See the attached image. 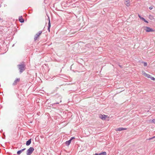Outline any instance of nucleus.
<instances>
[{
    "label": "nucleus",
    "instance_id": "13",
    "mask_svg": "<svg viewBox=\"0 0 155 155\" xmlns=\"http://www.w3.org/2000/svg\"><path fill=\"white\" fill-rule=\"evenodd\" d=\"M31 142V139H30L28 140L27 141L26 143V145L27 146L29 145Z\"/></svg>",
    "mask_w": 155,
    "mask_h": 155
},
{
    "label": "nucleus",
    "instance_id": "25",
    "mask_svg": "<svg viewBox=\"0 0 155 155\" xmlns=\"http://www.w3.org/2000/svg\"><path fill=\"white\" fill-rule=\"evenodd\" d=\"M147 29H150V28H148V27H147Z\"/></svg>",
    "mask_w": 155,
    "mask_h": 155
},
{
    "label": "nucleus",
    "instance_id": "1",
    "mask_svg": "<svg viewBox=\"0 0 155 155\" xmlns=\"http://www.w3.org/2000/svg\"><path fill=\"white\" fill-rule=\"evenodd\" d=\"M142 74L144 75L145 77L148 78H150L151 80L153 81L155 80V78H154L153 77H151L150 75L146 73L145 71H142Z\"/></svg>",
    "mask_w": 155,
    "mask_h": 155
},
{
    "label": "nucleus",
    "instance_id": "5",
    "mask_svg": "<svg viewBox=\"0 0 155 155\" xmlns=\"http://www.w3.org/2000/svg\"><path fill=\"white\" fill-rule=\"evenodd\" d=\"M107 117V116L105 115L100 114L99 115V117L103 120H105Z\"/></svg>",
    "mask_w": 155,
    "mask_h": 155
},
{
    "label": "nucleus",
    "instance_id": "9",
    "mask_svg": "<svg viewBox=\"0 0 155 155\" xmlns=\"http://www.w3.org/2000/svg\"><path fill=\"white\" fill-rule=\"evenodd\" d=\"M138 16L144 22L146 23H148V22L147 20H146L143 18L141 17L140 15L138 14Z\"/></svg>",
    "mask_w": 155,
    "mask_h": 155
},
{
    "label": "nucleus",
    "instance_id": "7",
    "mask_svg": "<svg viewBox=\"0 0 155 155\" xmlns=\"http://www.w3.org/2000/svg\"><path fill=\"white\" fill-rule=\"evenodd\" d=\"M125 3L127 6H129L130 5V0H125Z\"/></svg>",
    "mask_w": 155,
    "mask_h": 155
},
{
    "label": "nucleus",
    "instance_id": "8",
    "mask_svg": "<svg viewBox=\"0 0 155 155\" xmlns=\"http://www.w3.org/2000/svg\"><path fill=\"white\" fill-rule=\"evenodd\" d=\"M42 32L41 31H39V33H38V34H37L35 36V40H36L37 39V38L39 36V35H40V34Z\"/></svg>",
    "mask_w": 155,
    "mask_h": 155
},
{
    "label": "nucleus",
    "instance_id": "21",
    "mask_svg": "<svg viewBox=\"0 0 155 155\" xmlns=\"http://www.w3.org/2000/svg\"><path fill=\"white\" fill-rule=\"evenodd\" d=\"M153 6H151V7H150L149 8V9H150V10H151L153 8Z\"/></svg>",
    "mask_w": 155,
    "mask_h": 155
},
{
    "label": "nucleus",
    "instance_id": "26",
    "mask_svg": "<svg viewBox=\"0 0 155 155\" xmlns=\"http://www.w3.org/2000/svg\"><path fill=\"white\" fill-rule=\"evenodd\" d=\"M50 29H49V30H48V31H49V32H50Z\"/></svg>",
    "mask_w": 155,
    "mask_h": 155
},
{
    "label": "nucleus",
    "instance_id": "14",
    "mask_svg": "<svg viewBox=\"0 0 155 155\" xmlns=\"http://www.w3.org/2000/svg\"><path fill=\"white\" fill-rule=\"evenodd\" d=\"M149 18L151 20H152L154 19L153 16L150 15L149 16Z\"/></svg>",
    "mask_w": 155,
    "mask_h": 155
},
{
    "label": "nucleus",
    "instance_id": "23",
    "mask_svg": "<svg viewBox=\"0 0 155 155\" xmlns=\"http://www.w3.org/2000/svg\"><path fill=\"white\" fill-rule=\"evenodd\" d=\"M155 138V136L153 137L152 138H150L149 139H150H150H153V138Z\"/></svg>",
    "mask_w": 155,
    "mask_h": 155
},
{
    "label": "nucleus",
    "instance_id": "12",
    "mask_svg": "<svg viewBox=\"0 0 155 155\" xmlns=\"http://www.w3.org/2000/svg\"><path fill=\"white\" fill-rule=\"evenodd\" d=\"M19 20L21 22H24V20L22 18L21 16L19 17Z\"/></svg>",
    "mask_w": 155,
    "mask_h": 155
},
{
    "label": "nucleus",
    "instance_id": "4",
    "mask_svg": "<svg viewBox=\"0 0 155 155\" xmlns=\"http://www.w3.org/2000/svg\"><path fill=\"white\" fill-rule=\"evenodd\" d=\"M20 79L19 78H16L12 83L13 85H16L20 81Z\"/></svg>",
    "mask_w": 155,
    "mask_h": 155
},
{
    "label": "nucleus",
    "instance_id": "19",
    "mask_svg": "<svg viewBox=\"0 0 155 155\" xmlns=\"http://www.w3.org/2000/svg\"><path fill=\"white\" fill-rule=\"evenodd\" d=\"M147 65V64L146 62H144V66H146Z\"/></svg>",
    "mask_w": 155,
    "mask_h": 155
},
{
    "label": "nucleus",
    "instance_id": "24",
    "mask_svg": "<svg viewBox=\"0 0 155 155\" xmlns=\"http://www.w3.org/2000/svg\"><path fill=\"white\" fill-rule=\"evenodd\" d=\"M95 155H99V154H98V153H96L95 154Z\"/></svg>",
    "mask_w": 155,
    "mask_h": 155
},
{
    "label": "nucleus",
    "instance_id": "27",
    "mask_svg": "<svg viewBox=\"0 0 155 155\" xmlns=\"http://www.w3.org/2000/svg\"><path fill=\"white\" fill-rule=\"evenodd\" d=\"M1 7V5H0V7Z\"/></svg>",
    "mask_w": 155,
    "mask_h": 155
},
{
    "label": "nucleus",
    "instance_id": "17",
    "mask_svg": "<svg viewBox=\"0 0 155 155\" xmlns=\"http://www.w3.org/2000/svg\"><path fill=\"white\" fill-rule=\"evenodd\" d=\"M50 27H51V24H50V20L49 19V23L48 24V29H50Z\"/></svg>",
    "mask_w": 155,
    "mask_h": 155
},
{
    "label": "nucleus",
    "instance_id": "20",
    "mask_svg": "<svg viewBox=\"0 0 155 155\" xmlns=\"http://www.w3.org/2000/svg\"><path fill=\"white\" fill-rule=\"evenodd\" d=\"M152 122L154 123H155V119H153L152 120Z\"/></svg>",
    "mask_w": 155,
    "mask_h": 155
},
{
    "label": "nucleus",
    "instance_id": "2",
    "mask_svg": "<svg viewBox=\"0 0 155 155\" xmlns=\"http://www.w3.org/2000/svg\"><path fill=\"white\" fill-rule=\"evenodd\" d=\"M34 150V148L32 147H30L27 151V155H30Z\"/></svg>",
    "mask_w": 155,
    "mask_h": 155
},
{
    "label": "nucleus",
    "instance_id": "10",
    "mask_svg": "<svg viewBox=\"0 0 155 155\" xmlns=\"http://www.w3.org/2000/svg\"><path fill=\"white\" fill-rule=\"evenodd\" d=\"M70 31L69 34L70 35H71L72 34H74L75 32H77V31H74V30H69Z\"/></svg>",
    "mask_w": 155,
    "mask_h": 155
},
{
    "label": "nucleus",
    "instance_id": "22",
    "mask_svg": "<svg viewBox=\"0 0 155 155\" xmlns=\"http://www.w3.org/2000/svg\"><path fill=\"white\" fill-rule=\"evenodd\" d=\"M75 138L74 137H72L71 139L70 140L71 141L73 139H74Z\"/></svg>",
    "mask_w": 155,
    "mask_h": 155
},
{
    "label": "nucleus",
    "instance_id": "3",
    "mask_svg": "<svg viewBox=\"0 0 155 155\" xmlns=\"http://www.w3.org/2000/svg\"><path fill=\"white\" fill-rule=\"evenodd\" d=\"M19 69L21 73L22 72L25 70V65L24 64H20L18 65Z\"/></svg>",
    "mask_w": 155,
    "mask_h": 155
},
{
    "label": "nucleus",
    "instance_id": "11",
    "mask_svg": "<svg viewBox=\"0 0 155 155\" xmlns=\"http://www.w3.org/2000/svg\"><path fill=\"white\" fill-rule=\"evenodd\" d=\"M25 148H24L22 150L18 151L17 152V154L18 155L20 154L23 151L25 150Z\"/></svg>",
    "mask_w": 155,
    "mask_h": 155
},
{
    "label": "nucleus",
    "instance_id": "6",
    "mask_svg": "<svg viewBox=\"0 0 155 155\" xmlns=\"http://www.w3.org/2000/svg\"><path fill=\"white\" fill-rule=\"evenodd\" d=\"M127 130L126 128H124L122 127H120L116 129V131H120L123 130Z\"/></svg>",
    "mask_w": 155,
    "mask_h": 155
},
{
    "label": "nucleus",
    "instance_id": "15",
    "mask_svg": "<svg viewBox=\"0 0 155 155\" xmlns=\"http://www.w3.org/2000/svg\"><path fill=\"white\" fill-rule=\"evenodd\" d=\"M71 141L70 140H69L68 141H66V142L65 143V144L67 146H68L70 143Z\"/></svg>",
    "mask_w": 155,
    "mask_h": 155
},
{
    "label": "nucleus",
    "instance_id": "16",
    "mask_svg": "<svg viewBox=\"0 0 155 155\" xmlns=\"http://www.w3.org/2000/svg\"><path fill=\"white\" fill-rule=\"evenodd\" d=\"M106 154L107 153L105 152H104L102 153H99V155H106Z\"/></svg>",
    "mask_w": 155,
    "mask_h": 155
},
{
    "label": "nucleus",
    "instance_id": "18",
    "mask_svg": "<svg viewBox=\"0 0 155 155\" xmlns=\"http://www.w3.org/2000/svg\"><path fill=\"white\" fill-rule=\"evenodd\" d=\"M153 31H154L153 30H146V32H147Z\"/></svg>",
    "mask_w": 155,
    "mask_h": 155
}]
</instances>
